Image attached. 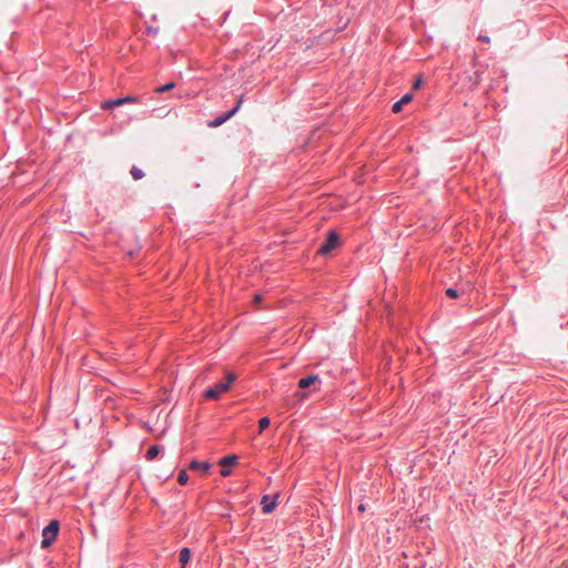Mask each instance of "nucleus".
Wrapping results in <instances>:
<instances>
[{
    "instance_id": "1a4fd4ad",
    "label": "nucleus",
    "mask_w": 568,
    "mask_h": 568,
    "mask_svg": "<svg viewBox=\"0 0 568 568\" xmlns=\"http://www.w3.org/2000/svg\"><path fill=\"white\" fill-rule=\"evenodd\" d=\"M317 382H318V376L311 375V376L300 379L298 387L302 389H305V388L310 387L311 385H314Z\"/></svg>"
},
{
    "instance_id": "9d476101",
    "label": "nucleus",
    "mask_w": 568,
    "mask_h": 568,
    "mask_svg": "<svg viewBox=\"0 0 568 568\" xmlns=\"http://www.w3.org/2000/svg\"><path fill=\"white\" fill-rule=\"evenodd\" d=\"M124 104V100H122L121 98L120 99H115V100H109L106 102H104L102 104V109L104 110H109V109H113L115 106H120V105H123Z\"/></svg>"
},
{
    "instance_id": "39448f33",
    "label": "nucleus",
    "mask_w": 568,
    "mask_h": 568,
    "mask_svg": "<svg viewBox=\"0 0 568 568\" xmlns=\"http://www.w3.org/2000/svg\"><path fill=\"white\" fill-rule=\"evenodd\" d=\"M237 463V457L235 455H229V456H225L223 457L221 460H220V465L223 467V469L221 470V475L223 477H227L231 471L230 469V466L231 465H235Z\"/></svg>"
},
{
    "instance_id": "aec40b11",
    "label": "nucleus",
    "mask_w": 568,
    "mask_h": 568,
    "mask_svg": "<svg viewBox=\"0 0 568 568\" xmlns=\"http://www.w3.org/2000/svg\"><path fill=\"white\" fill-rule=\"evenodd\" d=\"M283 404H284L286 407H290V406L292 405V400H291V398H288V397H287V398H284V399H283Z\"/></svg>"
},
{
    "instance_id": "a211bd4d",
    "label": "nucleus",
    "mask_w": 568,
    "mask_h": 568,
    "mask_svg": "<svg viewBox=\"0 0 568 568\" xmlns=\"http://www.w3.org/2000/svg\"><path fill=\"white\" fill-rule=\"evenodd\" d=\"M121 99L124 100V103H133V102L138 101L136 97H134V95H128V97L121 98Z\"/></svg>"
},
{
    "instance_id": "20e7f679",
    "label": "nucleus",
    "mask_w": 568,
    "mask_h": 568,
    "mask_svg": "<svg viewBox=\"0 0 568 568\" xmlns=\"http://www.w3.org/2000/svg\"><path fill=\"white\" fill-rule=\"evenodd\" d=\"M242 102H243V99H242V97H240L237 100V103L235 104V106L233 109H231L225 114H222V115L215 118L213 121H211L209 123V126L217 128V126L222 125L223 123H225L229 119H231L239 111Z\"/></svg>"
},
{
    "instance_id": "b1692460",
    "label": "nucleus",
    "mask_w": 568,
    "mask_h": 568,
    "mask_svg": "<svg viewBox=\"0 0 568 568\" xmlns=\"http://www.w3.org/2000/svg\"><path fill=\"white\" fill-rule=\"evenodd\" d=\"M478 39L484 41V42H489V38L488 37L480 36Z\"/></svg>"
},
{
    "instance_id": "f3484780",
    "label": "nucleus",
    "mask_w": 568,
    "mask_h": 568,
    "mask_svg": "<svg viewBox=\"0 0 568 568\" xmlns=\"http://www.w3.org/2000/svg\"><path fill=\"white\" fill-rule=\"evenodd\" d=\"M446 295L450 298L458 297V291L456 288L449 287L446 290Z\"/></svg>"
},
{
    "instance_id": "6e6552de",
    "label": "nucleus",
    "mask_w": 568,
    "mask_h": 568,
    "mask_svg": "<svg viewBox=\"0 0 568 568\" xmlns=\"http://www.w3.org/2000/svg\"><path fill=\"white\" fill-rule=\"evenodd\" d=\"M189 467L192 470H199V471H202V473H207L210 467H211V465L207 462L192 460L190 463Z\"/></svg>"
},
{
    "instance_id": "393cba45",
    "label": "nucleus",
    "mask_w": 568,
    "mask_h": 568,
    "mask_svg": "<svg viewBox=\"0 0 568 568\" xmlns=\"http://www.w3.org/2000/svg\"><path fill=\"white\" fill-rule=\"evenodd\" d=\"M358 510H359V511H365V506H364L363 504H361V505L358 506Z\"/></svg>"
},
{
    "instance_id": "9b49d317",
    "label": "nucleus",
    "mask_w": 568,
    "mask_h": 568,
    "mask_svg": "<svg viewBox=\"0 0 568 568\" xmlns=\"http://www.w3.org/2000/svg\"><path fill=\"white\" fill-rule=\"evenodd\" d=\"M160 452H161L160 446H158V445H153V446H151V447L148 449V452H146V454H145V457H146L149 460H152V459H154V458L159 455V453H160Z\"/></svg>"
},
{
    "instance_id": "412c9836",
    "label": "nucleus",
    "mask_w": 568,
    "mask_h": 568,
    "mask_svg": "<svg viewBox=\"0 0 568 568\" xmlns=\"http://www.w3.org/2000/svg\"><path fill=\"white\" fill-rule=\"evenodd\" d=\"M420 83H422V80H420V79H417V80L414 82L413 88H414V89L419 88Z\"/></svg>"
},
{
    "instance_id": "dca6fc26",
    "label": "nucleus",
    "mask_w": 568,
    "mask_h": 568,
    "mask_svg": "<svg viewBox=\"0 0 568 568\" xmlns=\"http://www.w3.org/2000/svg\"><path fill=\"white\" fill-rule=\"evenodd\" d=\"M131 174L134 180H140L144 176V173L142 172V170L138 169L136 166L132 168Z\"/></svg>"
},
{
    "instance_id": "2eb2a0df",
    "label": "nucleus",
    "mask_w": 568,
    "mask_h": 568,
    "mask_svg": "<svg viewBox=\"0 0 568 568\" xmlns=\"http://www.w3.org/2000/svg\"><path fill=\"white\" fill-rule=\"evenodd\" d=\"M189 480V476L186 474V470H180L178 475V481L180 485H185Z\"/></svg>"
},
{
    "instance_id": "423d86ee",
    "label": "nucleus",
    "mask_w": 568,
    "mask_h": 568,
    "mask_svg": "<svg viewBox=\"0 0 568 568\" xmlns=\"http://www.w3.org/2000/svg\"><path fill=\"white\" fill-rule=\"evenodd\" d=\"M276 498H277V495H275V496L265 495L262 497L261 505H262L263 511L265 514H270L274 510V508L276 506Z\"/></svg>"
},
{
    "instance_id": "ddd939ff",
    "label": "nucleus",
    "mask_w": 568,
    "mask_h": 568,
    "mask_svg": "<svg viewBox=\"0 0 568 568\" xmlns=\"http://www.w3.org/2000/svg\"><path fill=\"white\" fill-rule=\"evenodd\" d=\"M174 87H175V83L174 82H170V83H166V84H164L162 87L156 88L155 92L156 93H163V92H166V91L173 89Z\"/></svg>"
},
{
    "instance_id": "f257e3e1",
    "label": "nucleus",
    "mask_w": 568,
    "mask_h": 568,
    "mask_svg": "<svg viewBox=\"0 0 568 568\" xmlns=\"http://www.w3.org/2000/svg\"><path fill=\"white\" fill-rule=\"evenodd\" d=\"M236 379V375L233 373H227L225 376V382H220L214 384V386L207 388L204 392V397L207 399H217L220 396L231 388L232 383Z\"/></svg>"
},
{
    "instance_id": "0eeeda50",
    "label": "nucleus",
    "mask_w": 568,
    "mask_h": 568,
    "mask_svg": "<svg viewBox=\"0 0 568 568\" xmlns=\"http://www.w3.org/2000/svg\"><path fill=\"white\" fill-rule=\"evenodd\" d=\"M413 99V95L410 93H406L402 97V99L399 101H397L396 103H394L392 110L394 113H398L402 111V108L403 105L409 103Z\"/></svg>"
},
{
    "instance_id": "6ab92c4d",
    "label": "nucleus",
    "mask_w": 568,
    "mask_h": 568,
    "mask_svg": "<svg viewBox=\"0 0 568 568\" xmlns=\"http://www.w3.org/2000/svg\"><path fill=\"white\" fill-rule=\"evenodd\" d=\"M294 397H296L298 400H303L304 398H306V394L304 393H295Z\"/></svg>"
},
{
    "instance_id": "4468645a",
    "label": "nucleus",
    "mask_w": 568,
    "mask_h": 568,
    "mask_svg": "<svg viewBox=\"0 0 568 568\" xmlns=\"http://www.w3.org/2000/svg\"><path fill=\"white\" fill-rule=\"evenodd\" d=\"M270 423H271V420L268 417H262L258 420L260 433H262L265 428H267L270 426Z\"/></svg>"
},
{
    "instance_id": "f03ea898",
    "label": "nucleus",
    "mask_w": 568,
    "mask_h": 568,
    "mask_svg": "<svg viewBox=\"0 0 568 568\" xmlns=\"http://www.w3.org/2000/svg\"><path fill=\"white\" fill-rule=\"evenodd\" d=\"M59 532V521L58 520H51L49 525L42 530V541L41 547L48 548L51 546L53 540L57 538Z\"/></svg>"
},
{
    "instance_id": "4be33fe9",
    "label": "nucleus",
    "mask_w": 568,
    "mask_h": 568,
    "mask_svg": "<svg viewBox=\"0 0 568 568\" xmlns=\"http://www.w3.org/2000/svg\"><path fill=\"white\" fill-rule=\"evenodd\" d=\"M261 300H262V295L256 294V295L254 296V298H253V302H254V303H258Z\"/></svg>"
},
{
    "instance_id": "f8f14e48",
    "label": "nucleus",
    "mask_w": 568,
    "mask_h": 568,
    "mask_svg": "<svg viewBox=\"0 0 568 568\" xmlns=\"http://www.w3.org/2000/svg\"><path fill=\"white\" fill-rule=\"evenodd\" d=\"M190 550L189 548H183L181 551H180V561L182 562V567L181 568H185V565L189 562L190 560Z\"/></svg>"
},
{
    "instance_id": "5701e85b",
    "label": "nucleus",
    "mask_w": 568,
    "mask_h": 568,
    "mask_svg": "<svg viewBox=\"0 0 568 568\" xmlns=\"http://www.w3.org/2000/svg\"><path fill=\"white\" fill-rule=\"evenodd\" d=\"M475 74H476V79L474 81V84L476 85L480 81V73L476 72Z\"/></svg>"
},
{
    "instance_id": "7ed1b4c3",
    "label": "nucleus",
    "mask_w": 568,
    "mask_h": 568,
    "mask_svg": "<svg viewBox=\"0 0 568 568\" xmlns=\"http://www.w3.org/2000/svg\"><path fill=\"white\" fill-rule=\"evenodd\" d=\"M338 244H339V236H338L337 232L329 231L327 239L320 246L317 253L321 255H327L334 248H336L338 246Z\"/></svg>"
}]
</instances>
